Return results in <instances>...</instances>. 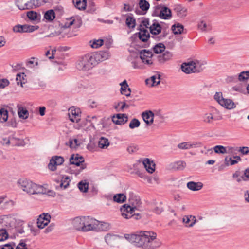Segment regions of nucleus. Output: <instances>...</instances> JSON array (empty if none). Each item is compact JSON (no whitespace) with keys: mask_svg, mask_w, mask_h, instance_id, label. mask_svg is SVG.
Here are the masks:
<instances>
[{"mask_svg":"<svg viewBox=\"0 0 249 249\" xmlns=\"http://www.w3.org/2000/svg\"><path fill=\"white\" fill-rule=\"evenodd\" d=\"M202 65H203L198 61L195 62V64L194 65V72H200L202 71L203 70Z\"/></svg>","mask_w":249,"mask_h":249,"instance_id":"obj_52","label":"nucleus"},{"mask_svg":"<svg viewBox=\"0 0 249 249\" xmlns=\"http://www.w3.org/2000/svg\"><path fill=\"white\" fill-rule=\"evenodd\" d=\"M79 109H71V113H69L70 120L72 122L78 123L80 120L79 115Z\"/></svg>","mask_w":249,"mask_h":249,"instance_id":"obj_30","label":"nucleus"},{"mask_svg":"<svg viewBox=\"0 0 249 249\" xmlns=\"http://www.w3.org/2000/svg\"><path fill=\"white\" fill-rule=\"evenodd\" d=\"M90 54L96 65L99 62L108 59L109 56V53L107 51H99Z\"/></svg>","mask_w":249,"mask_h":249,"instance_id":"obj_8","label":"nucleus"},{"mask_svg":"<svg viewBox=\"0 0 249 249\" xmlns=\"http://www.w3.org/2000/svg\"><path fill=\"white\" fill-rule=\"evenodd\" d=\"M92 224H94L93 226H91V231H107L109 229L110 226L108 223L101 222L93 218Z\"/></svg>","mask_w":249,"mask_h":249,"instance_id":"obj_11","label":"nucleus"},{"mask_svg":"<svg viewBox=\"0 0 249 249\" xmlns=\"http://www.w3.org/2000/svg\"><path fill=\"white\" fill-rule=\"evenodd\" d=\"M28 241V239H22L19 243V246H21L22 249H28L26 242Z\"/></svg>","mask_w":249,"mask_h":249,"instance_id":"obj_64","label":"nucleus"},{"mask_svg":"<svg viewBox=\"0 0 249 249\" xmlns=\"http://www.w3.org/2000/svg\"><path fill=\"white\" fill-rule=\"evenodd\" d=\"M165 49V46L163 43H159L153 47L152 49L155 53L159 54L164 52Z\"/></svg>","mask_w":249,"mask_h":249,"instance_id":"obj_35","label":"nucleus"},{"mask_svg":"<svg viewBox=\"0 0 249 249\" xmlns=\"http://www.w3.org/2000/svg\"><path fill=\"white\" fill-rule=\"evenodd\" d=\"M149 18H142L139 28H143L142 26H144L146 28L149 29Z\"/></svg>","mask_w":249,"mask_h":249,"instance_id":"obj_55","label":"nucleus"},{"mask_svg":"<svg viewBox=\"0 0 249 249\" xmlns=\"http://www.w3.org/2000/svg\"><path fill=\"white\" fill-rule=\"evenodd\" d=\"M35 0H30L26 2V10H30L37 8Z\"/></svg>","mask_w":249,"mask_h":249,"instance_id":"obj_49","label":"nucleus"},{"mask_svg":"<svg viewBox=\"0 0 249 249\" xmlns=\"http://www.w3.org/2000/svg\"><path fill=\"white\" fill-rule=\"evenodd\" d=\"M157 234L154 232L141 231L140 234L124 235L125 239L138 247L153 249L160 246V241L156 240Z\"/></svg>","mask_w":249,"mask_h":249,"instance_id":"obj_1","label":"nucleus"},{"mask_svg":"<svg viewBox=\"0 0 249 249\" xmlns=\"http://www.w3.org/2000/svg\"><path fill=\"white\" fill-rule=\"evenodd\" d=\"M138 149H139L138 146L136 145H134V144L131 145L127 148V151L130 154H132L133 153L136 152V151H137L138 150Z\"/></svg>","mask_w":249,"mask_h":249,"instance_id":"obj_58","label":"nucleus"},{"mask_svg":"<svg viewBox=\"0 0 249 249\" xmlns=\"http://www.w3.org/2000/svg\"><path fill=\"white\" fill-rule=\"evenodd\" d=\"M136 209L135 206L131 207L129 205L124 204L120 209L122 216L126 219H129V215H131Z\"/></svg>","mask_w":249,"mask_h":249,"instance_id":"obj_15","label":"nucleus"},{"mask_svg":"<svg viewBox=\"0 0 249 249\" xmlns=\"http://www.w3.org/2000/svg\"><path fill=\"white\" fill-rule=\"evenodd\" d=\"M236 150L242 155H249V147L247 146L236 147Z\"/></svg>","mask_w":249,"mask_h":249,"instance_id":"obj_47","label":"nucleus"},{"mask_svg":"<svg viewBox=\"0 0 249 249\" xmlns=\"http://www.w3.org/2000/svg\"><path fill=\"white\" fill-rule=\"evenodd\" d=\"M51 215L48 213H42L39 216L37 219V227L39 229H43L50 222Z\"/></svg>","mask_w":249,"mask_h":249,"instance_id":"obj_13","label":"nucleus"},{"mask_svg":"<svg viewBox=\"0 0 249 249\" xmlns=\"http://www.w3.org/2000/svg\"><path fill=\"white\" fill-rule=\"evenodd\" d=\"M184 27L180 23L175 24L172 26V30L175 35L181 34L183 31Z\"/></svg>","mask_w":249,"mask_h":249,"instance_id":"obj_36","label":"nucleus"},{"mask_svg":"<svg viewBox=\"0 0 249 249\" xmlns=\"http://www.w3.org/2000/svg\"><path fill=\"white\" fill-rule=\"evenodd\" d=\"M202 143L200 142H184L178 144V147L182 150L189 149L193 147H198L201 146Z\"/></svg>","mask_w":249,"mask_h":249,"instance_id":"obj_18","label":"nucleus"},{"mask_svg":"<svg viewBox=\"0 0 249 249\" xmlns=\"http://www.w3.org/2000/svg\"><path fill=\"white\" fill-rule=\"evenodd\" d=\"M186 166V163L183 161H178L170 164V168L174 170H182Z\"/></svg>","mask_w":249,"mask_h":249,"instance_id":"obj_29","label":"nucleus"},{"mask_svg":"<svg viewBox=\"0 0 249 249\" xmlns=\"http://www.w3.org/2000/svg\"><path fill=\"white\" fill-rule=\"evenodd\" d=\"M125 16L126 17L125 20V24L129 28L133 29L136 26V19L133 16V14L129 13L126 14Z\"/></svg>","mask_w":249,"mask_h":249,"instance_id":"obj_27","label":"nucleus"},{"mask_svg":"<svg viewBox=\"0 0 249 249\" xmlns=\"http://www.w3.org/2000/svg\"><path fill=\"white\" fill-rule=\"evenodd\" d=\"M139 5L140 9L142 11V13H141V14L142 15L145 14L150 7L149 3L146 0H140L139 2ZM135 12L137 14H140L141 12L139 10H136Z\"/></svg>","mask_w":249,"mask_h":249,"instance_id":"obj_21","label":"nucleus"},{"mask_svg":"<svg viewBox=\"0 0 249 249\" xmlns=\"http://www.w3.org/2000/svg\"><path fill=\"white\" fill-rule=\"evenodd\" d=\"M15 246V243L11 242L8 244H6L3 245L2 247L0 246V249H14V247Z\"/></svg>","mask_w":249,"mask_h":249,"instance_id":"obj_59","label":"nucleus"},{"mask_svg":"<svg viewBox=\"0 0 249 249\" xmlns=\"http://www.w3.org/2000/svg\"><path fill=\"white\" fill-rule=\"evenodd\" d=\"M93 218L90 216L77 217L72 221L74 228L82 232H88L91 231Z\"/></svg>","mask_w":249,"mask_h":249,"instance_id":"obj_3","label":"nucleus"},{"mask_svg":"<svg viewBox=\"0 0 249 249\" xmlns=\"http://www.w3.org/2000/svg\"><path fill=\"white\" fill-rule=\"evenodd\" d=\"M74 6L79 10H85L87 6V0H73Z\"/></svg>","mask_w":249,"mask_h":249,"instance_id":"obj_34","label":"nucleus"},{"mask_svg":"<svg viewBox=\"0 0 249 249\" xmlns=\"http://www.w3.org/2000/svg\"><path fill=\"white\" fill-rule=\"evenodd\" d=\"M70 164L80 166V169L76 171L75 174H79L83 169L86 168V164L84 163V159L82 156L78 154L71 155L70 160Z\"/></svg>","mask_w":249,"mask_h":249,"instance_id":"obj_6","label":"nucleus"},{"mask_svg":"<svg viewBox=\"0 0 249 249\" xmlns=\"http://www.w3.org/2000/svg\"><path fill=\"white\" fill-rule=\"evenodd\" d=\"M89 43L92 48L96 49L103 45L104 40L102 39H94L90 41Z\"/></svg>","mask_w":249,"mask_h":249,"instance_id":"obj_42","label":"nucleus"},{"mask_svg":"<svg viewBox=\"0 0 249 249\" xmlns=\"http://www.w3.org/2000/svg\"><path fill=\"white\" fill-rule=\"evenodd\" d=\"M112 120L116 124H124L127 122L128 116L126 114H117L116 116L112 117Z\"/></svg>","mask_w":249,"mask_h":249,"instance_id":"obj_16","label":"nucleus"},{"mask_svg":"<svg viewBox=\"0 0 249 249\" xmlns=\"http://www.w3.org/2000/svg\"><path fill=\"white\" fill-rule=\"evenodd\" d=\"M183 222L186 224V227H191L195 224L196 219L194 216L187 215L183 218Z\"/></svg>","mask_w":249,"mask_h":249,"instance_id":"obj_32","label":"nucleus"},{"mask_svg":"<svg viewBox=\"0 0 249 249\" xmlns=\"http://www.w3.org/2000/svg\"><path fill=\"white\" fill-rule=\"evenodd\" d=\"M9 84V81L6 79L0 80V88H4Z\"/></svg>","mask_w":249,"mask_h":249,"instance_id":"obj_61","label":"nucleus"},{"mask_svg":"<svg viewBox=\"0 0 249 249\" xmlns=\"http://www.w3.org/2000/svg\"><path fill=\"white\" fill-rule=\"evenodd\" d=\"M64 161L63 157L59 156H53L50 160L48 168L50 170L54 171L56 170V166L62 164Z\"/></svg>","mask_w":249,"mask_h":249,"instance_id":"obj_10","label":"nucleus"},{"mask_svg":"<svg viewBox=\"0 0 249 249\" xmlns=\"http://www.w3.org/2000/svg\"><path fill=\"white\" fill-rule=\"evenodd\" d=\"M70 181V178L68 176L64 175L61 180L60 181V186L64 189L67 188L69 186V182ZM58 183L59 182V180H57Z\"/></svg>","mask_w":249,"mask_h":249,"instance_id":"obj_40","label":"nucleus"},{"mask_svg":"<svg viewBox=\"0 0 249 249\" xmlns=\"http://www.w3.org/2000/svg\"><path fill=\"white\" fill-rule=\"evenodd\" d=\"M220 101V105L227 109H231L236 107L234 103L231 99L224 98L221 100Z\"/></svg>","mask_w":249,"mask_h":249,"instance_id":"obj_28","label":"nucleus"},{"mask_svg":"<svg viewBox=\"0 0 249 249\" xmlns=\"http://www.w3.org/2000/svg\"><path fill=\"white\" fill-rule=\"evenodd\" d=\"M173 55L171 52L166 51L162 54L157 56V61L160 64H163L166 62L170 60L173 57Z\"/></svg>","mask_w":249,"mask_h":249,"instance_id":"obj_17","label":"nucleus"},{"mask_svg":"<svg viewBox=\"0 0 249 249\" xmlns=\"http://www.w3.org/2000/svg\"><path fill=\"white\" fill-rule=\"evenodd\" d=\"M214 99L220 105L221 100L224 99L222 96V92H216L214 96Z\"/></svg>","mask_w":249,"mask_h":249,"instance_id":"obj_60","label":"nucleus"},{"mask_svg":"<svg viewBox=\"0 0 249 249\" xmlns=\"http://www.w3.org/2000/svg\"><path fill=\"white\" fill-rule=\"evenodd\" d=\"M203 184L201 182L190 181L187 183V188L193 191H199L203 188Z\"/></svg>","mask_w":249,"mask_h":249,"instance_id":"obj_26","label":"nucleus"},{"mask_svg":"<svg viewBox=\"0 0 249 249\" xmlns=\"http://www.w3.org/2000/svg\"><path fill=\"white\" fill-rule=\"evenodd\" d=\"M18 113L20 118L26 119L29 116V112L27 109L22 106H18Z\"/></svg>","mask_w":249,"mask_h":249,"instance_id":"obj_33","label":"nucleus"},{"mask_svg":"<svg viewBox=\"0 0 249 249\" xmlns=\"http://www.w3.org/2000/svg\"><path fill=\"white\" fill-rule=\"evenodd\" d=\"M8 118V112L4 108L0 109V121L1 122H5Z\"/></svg>","mask_w":249,"mask_h":249,"instance_id":"obj_41","label":"nucleus"},{"mask_svg":"<svg viewBox=\"0 0 249 249\" xmlns=\"http://www.w3.org/2000/svg\"><path fill=\"white\" fill-rule=\"evenodd\" d=\"M138 30H139V32L135 33L130 37L132 41H136L137 39L138 38L141 42L143 43L142 45H138L140 47L142 48L149 47L150 44L149 38L151 37L149 32L146 29L144 28H139Z\"/></svg>","mask_w":249,"mask_h":249,"instance_id":"obj_4","label":"nucleus"},{"mask_svg":"<svg viewBox=\"0 0 249 249\" xmlns=\"http://www.w3.org/2000/svg\"><path fill=\"white\" fill-rule=\"evenodd\" d=\"M18 183L24 191L30 194H48L51 195L50 193H53L51 191L47 192L46 189L42 186L38 185L26 178L20 179Z\"/></svg>","mask_w":249,"mask_h":249,"instance_id":"obj_2","label":"nucleus"},{"mask_svg":"<svg viewBox=\"0 0 249 249\" xmlns=\"http://www.w3.org/2000/svg\"><path fill=\"white\" fill-rule=\"evenodd\" d=\"M160 75L158 74L152 76L149 79L145 80L146 85H149L150 87H154L160 84Z\"/></svg>","mask_w":249,"mask_h":249,"instance_id":"obj_22","label":"nucleus"},{"mask_svg":"<svg viewBox=\"0 0 249 249\" xmlns=\"http://www.w3.org/2000/svg\"><path fill=\"white\" fill-rule=\"evenodd\" d=\"M27 16L28 18L32 20H35L37 18V13L34 11H30L27 12Z\"/></svg>","mask_w":249,"mask_h":249,"instance_id":"obj_56","label":"nucleus"},{"mask_svg":"<svg viewBox=\"0 0 249 249\" xmlns=\"http://www.w3.org/2000/svg\"><path fill=\"white\" fill-rule=\"evenodd\" d=\"M109 143L108 139L104 137H101L98 141V146L102 149H106L109 146Z\"/></svg>","mask_w":249,"mask_h":249,"instance_id":"obj_37","label":"nucleus"},{"mask_svg":"<svg viewBox=\"0 0 249 249\" xmlns=\"http://www.w3.org/2000/svg\"><path fill=\"white\" fill-rule=\"evenodd\" d=\"M163 211V208L161 204H160L159 206H156L154 209V212L157 214H160Z\"/></svg>","mask_w":249,"mask_h":249,"instance_id":"obj_63","label":"nucleus"},{"mask_svg":"<svg viewBox=\"0 0 249 249\" xmlns=\"http://www.w3.org/2000/svg\"><path fill=\"white\" fill-rule=\"evenodd\" d=\"M249 78V71H244L240 72L238 76V78L237 76H231L229 77V79L230 81H237L238 79L240 81H244L246 80H247Z\"/></svg>","mask_w":249,"mask_h":249,"instance_id":"obj_24","label":"nucleus"},{"mask_svg":"<svg viewBox=\"0 0 249 249\" xmlns=\"http://www.w3.org/2000/svg\"><path fill=\"white\" fill-rule=\"evenodd\" d=\"M90 53L86 54L81 57L77 62L76 67L80 71H87L96 66Z\"/></svg>","mask_w":249,"mask_h":249,"instance_id":"obj_5","label":"nucleus"},{"mask_svg":"<svg viewBox=\"0 0 249 249\" xmlns=\"http://www.w3.org/2000/svg\"><path fill=\"white\" fill-rule=\"evenodd\" d=\"M44 18L49 21H53L55 18V14L53 10L47 11L44 15Z\"/></svg>","mask_w":249,"mask_h":249,"instance_id":"obj_39","label":"nucleus"},{"mask_svg":"<svg viewBox=\"0 0 249 249\" xmlns=\"http://www.w3.org/2000/svg\"><path fill=\"white\" fill-rule=\"evenodd\" d=\"M113 201L117 203H122L125 201L126 199V196L124 194H117L113 196Z\"/></svg>","mask_w":249,"mask_h":249,"instance_id":"obj_38","label":"nucleus"},{"mask_svg":"<svg viewBox=\"0 0 249 249\" xmlns=\"http://www.w3.org/2000/svg\"><path fill=\"white\" fill-rule=\"evenodd\" d=\"M217 120V117L210 112L205 113L203 116V121L206 123L212 124L214 121Z\"/></svg>","mask_w":249,"mask_h":249,"instance_id":"obj_31","label":"nucleus"},{"mask_svg":"<svg viewBox=\"0 0 249 249\" xmlns=\"http://www.w3.org/2000/svg\"><path fill=\"white\" fill-rule=\"evenodd\" d=\"M150 33L152 36H157L162 32V27L157 20H153V23L149 27Z\"/></svg>","mask_w":249,"mask_h":249,"instance_id":"obj_14","label":"nucleus"},{"mask_svg":"<svg viewBox=\"0 0 249 249\" xmlns=\"http://www.w3.org/2000/svg\"><path fill=\"white\" fill-rule=\"evenodd\" d=\"M195 62L191 61L188 63H184L181 65V70L184 72L189 74L194 72Z\"/></svg>","mask_w":249,"mask_h":249,"instance_id":"obj_25","label":"nucleus"},{"mask_svg":"<svg viewBox=\"0 0 249 249\" xmlns=\"http://www.w3.org/2000/svg\"><path fill=\"white\" fill-rule=\"evenodd\" d=\"M142 116L143 121L147 125L151 124L154 122V114L150 110L142 112Z\"/></svg>","mask_w":249,"mask_h":249,"instance_id":"obj_19","label":"nucleus"},{"mask_svg":"<svg viewBox=\"0 0 249 249\" xmlns=\"http://www.w3.org/2000/svg\"><path fill=\"white\" fill-rule=\"evenodd\" d=\"M143 164L148 173H152L155 171V164L153 160L148 158H145L143 160Z\"/></svg>","mask_w":249,"mask_h":249,"instance_id":"obj_20","label":"nucleus"},{"mask_svg":"<svg viewBox=\"0 0 249 249\" xmlns=\"http://www.w3.org/2000/svg\"><path fill=\"white\" fill-rule=\"evenodd\" d=\"M6 126L8 127H11L13 128H16L17 126V123L15 118L10 119L7 123Z\"/></svg>","mask_w":249,"mask_h":249,"instance_id":"obj_57","label":"nucleus"},{"mask_svg":"<svg viewBox=\"0 0 249 249\" xmlns=\"http://www.w3.org/2000/svg\"><path fill=\"white\" fill-rule=\"evenodd\" d=\"M116 237L115 235L110 234H107L105 237L106 242L110 245H112L113 241L115 240Z\"/></svg>","mask_w":249,"mask_h":249,"instance_id":"obj_50","label":"nucleus"},{"mask_svg":"<svg viewBox=\"0 0 249 249\" xmlns=\"http://www.w3.org/2000/svg\"><path fill=\"white\" fill-rule=\"evenodd\" d=\"M24 76L26 77L24 73H18L17 74L16 81L18 85H20L21 87H23V84L25 83Z\"/></svg>","mask_w":249,"mask_h":249,"instance_id":"obj_44","label":"nucleus"},{"mask_svg":"<svg viewBox=\"0 0 249 249\" xmlns=\"http://www.w3.org/2000/svg\"><path fill=\"white\" fill-rule=\"evenodd\" d=\"M177 16L180 18L185 17L187 15V9L180 4L175 5L173 9Z\"/></svg>","mask_w":249,"mask_h":249,"instance_id":"obj_23","label":"nucleus"},{"mask_svg":"<svg viewBox=\"0 0 249 249\" xmlns=\"http://www.w3.org/2000/svg\"><path fill=\"white\" fill-rule=\"evenodd\" d=\"M243 180L246 181L249 180V167L246 169L244 171V175L242 176Z\"/></svg>","mask_w":249,"mask_h":249,"instance_id":"obj_62","label":"nucleus"},{"mask_svg":"<svg viewBox=\"0 0 249 249\" xmlns=\"http://www.w3.org/2000/svg\"><path fill=\"white\" fill-rule=\"evenodd\" d=\"M157 9H160L159 14V17L163 19H170L172 18V11L167 7L159 4L157 5Z\"/></svg>","mask_w":249,"mask_h":249,"instance_id":"obj_12","label":"nucleus"},{"mask_svg":"<svg viewBox=\"0 0 249 249\" xmlns=\"http://www.w3.org/2000/svg\"><path fill=\"white\" fill-rule=\"evenodd\" d=\"M26 2L25 0H16L15 3L19 9L25 10H26Z\"/></svg>","mask_w":249,"mask_h":249,"instance_id":"obj_46","label":"nucleus"},{"mask_svg":"<svg viewBox=\"0 0 249 249\" xmlns=\"http://www.w3.org/2000/svg\"><path fill=\"white\" fill-rule=\"evenodd\" d=\"M162 34L158 36H151V37L156 41H160L164 39L168 34V31L166 30V29H163L162 28Z\"/></svg>","mask_w":249,"mask_h":249,"instance_id":"obj_43","label":"nucleus"},{"mask_svg":"<svg viewBox=\"0 0 249 249\" xmlns=\"http://www.w3.org/2000/svg\"><path fill=\"white\" fill-rule=\"evenodd\" d=\"M216 153L224 154L227 153L226 147L222 145H216L213 148Z\"/></svg>","mask_w":249,"mask_h":249,"instance_id":"obj_51","label":"nucleus"},{"mask_svg":"<svg viewBox=\"0 0 249 249\" xmlns=\"http://www.w3.org/2000/svg\"><path fill=\"white\" fill-rule=\"evenodd\" d=\"M140 124V122L139 121L138 119L136 118H133L130 121L129 124V127L131 129H134L135 128L139 127Z\"/></svg>","mask_w":249,"mask_h":249,"instance_id":"obj_48","label":"nucleus"},{"mask_svg":"<svg viewBox=\"0 0 249 249\" xmlns=\"http://www.w3.org/2000/svg\"><path fill=\"white\" fill-rule=\"evenodd\" d=\"M121 93L122 94H124L126 96H129L131 94V89L128 88V87H121L120 89Z\"/></svg>","mask_w":249,"mask_h":249,"instance_id":"obj_53","label":"nucleus"},{"mask_svg":"<svg viewBox=\"0 0 249 249\" xmlns=\"http://www.w3.org/2000/svg\"><path fill=\"white\" fill-rule=\"evenodd\" d=\"M8 238V233L4 229H0V241H4Z\"/></svg>","mask_w":249,"mask_h":249,"instance_id":"obj_54","label":"nucleus"},{"mask_svg":"<svg viewBox=\"0 0 249 249\" xmlns=\"http://www.w3.org/2000/svg\"><path fill=\"white\" fill-rule=\"evenodd\" d=\"M38 29V26H37L28 25L27 24L21 25L18 24L13 27V30L14 32L16 33H31Z\"/></svg>","mask_w":249,"mask_h":249,"instance_id":"obj_9","label":"nucleus"},{"mask_svg":"<svg viewBox=\"0 0 249 249\" xmlns=\"http://www.w3.org/2000/svg\"><path fill=\"white\" fill-rule=\"evenodd\" d=\"M154 56L152 52L149 50L143 49L139 51V56L142 63L148 65H152L153 61L152 59Z\"/></svg>","mask_w":249,"mask_h":249,"instance_id":"obj_7","label":"nucleus"},{"mask_svg":"<svg viewBox=\"0 0 249 249\" xmlns=\"http://www.w3.org/2000/svg\"><path fill=\"white\" fill-rule=\"evenodd\" d=\"M78 187L81 192H87L89 188V183L81 181L78 184Z\"/></svg>","mask_w":249,"mask_h":249,"instance_id":"obj_45","label":"nucleus"}]
</instances>
